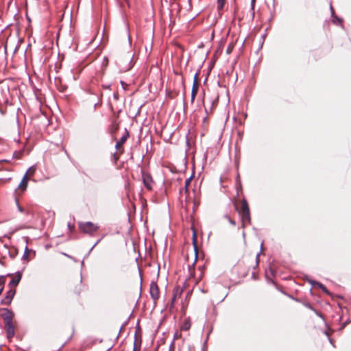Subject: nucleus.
Masks as SVG:
<instances>
[{"mask_svg": "<svg viewBox=\"0 0 351 351\" xmlns=\"http://www.w3.org/2000/svg\"><path fill=\"white\" fill-rule=\"evenodd\" d=\"M234 206L241 217L242 227L244 228L245 226L250 225L251 223V216L250 206L247 199L243 198L240 202L234 201Z\"/></svg>", "mask_w": 351, "mask_h": 351, "instance_id": "nucleus-1", "label": "nucleus"}, {"mask_svg": "<svg viewBox=\"0 0 351 351\" xmlns=\"http://www.w3.org/2000/svg\"><path fill=\"white\" fill-rule=\"evenodd\" d=\"M5 323V330L8 339H12L15 335V324L13 322L14 314L8 309L2 314Z\"/></svg>", "mask_w": 351, "mask_h": 351, "instance_id": "nucleus-2", "label": "nucleus"}, {"mask_svg": "<svg viewBox=\"0 0 351 351\" xmlns=\"http://www.w3.org/2000/svg\"><path fill=\"white\" fill-rule=\"evenodd\" d=\"M78 227L81 232L90 236L94 235L99 228V226L90 221L79 222Z\"/></svg>", "mask_w": 351, "mask_h": 351, "instance_id": "nucleus-3", "label": "nucleus"}, {"mask_svg": "<svg viewBox=\"0 0 351 351\" xmlns=\"http://www.w3.org/2000/svg\"><path fill=\"white\" fill-rule=\"evenodd\" d=\"M129 137V132L127 130H125V133L120 138L119 141L117 142L115 148L117 150L118 153L114 154V157L115 160H118L119 158V156L121 155L124 152V149L123 147V145L125 143L127 139Z\"/></svg>", "mask_w": 351, "mask_h": 351, "instance_id": "nucleus-4", "label": "nucleus"}, {"mask_svg": "<svg viewBox=\"0 0 351 351\" xmlns=\"http://www.w3.org/2000/svg\"><path fill=\"white\" fill-rule=\"evenodd\" d=\"M142 181L145 187L148 191H152L153 187L155 184V181L154 180L152 175L149 173L144 170H142Z\"/></svg>", "mask_w": 351, "mask_h": 351, "instance_id": "nucleus-5", "label": "nucleus"}, {"mask_svg": "<svg viewBox=\"0 0 351 351\" xmlns=\"http://www.w3.org/2000/svg\"><path fill=\"white\" fill-rule=\"evenodd\" d=\"M149 293H150V295H151L152 298L153 299V300L156 303V302L160 298L159 287H158V286L156 282H151L150 287H149Z\"/></svg>", "mask_w": 351, "mask_h": 351, "instance_id": "nucleus-6", "label": "nucleus"}, {"mask_svg": "<svg viewBox=\"0 0 351 351\" xmlns=\"http://www.w3.org/2000/svg\"><path fill=\"white\" fill-rule=\"evenodd\" d=\"M29 179L27 173H25L16 190V193L18 195H21L27 189Z\"/></svg>", "mask_w": 351, "mask_h": 351, "instance_id": "nucleus-7", "label": "nucleus"}, {"mask_svg": "<svg viewBox=\"0 0 351 351\" xmlns=\"http://www.w3.org/2000/svg\"><path fill=\"white\" fill-rule=\"evenodd\" d=\"M16 293V289L10 288L9 291H7L6 295L1 300V304L4 305H10L11 302Z\"/></svg>", "mask_w": 351, "mask_h": 351, "instance_id": "nucleus-8", "label": "nucleus"}, {"mask_svg": "<svg viewBox=\"0 0 351 351\" xmlns=\"http://www.w3.org/2000/svg\"><path fill=\"white\" fill-rule=\"evenodd\" d=\"M198 89H199L198 75H197V74H195L193 86H192V90H191V101L192 102L195 99V97L198 92Z\"/></svg>", "mask_w": 351, "mask_h": 351, "instance_id": "nucleus-9", "label": "nucleus"}, {"mask_svg": "<svg viewBox=\"0 0 351 351\" xmlns=\"http://www.w3.org/2000/svg\"><path fill=\"white\" fill-rule=\"evenodd\" d=\"M21 277H22V274L21 272H16L15 274V275L13 276L12 280L10 281V282L9 283V287L10 288H14V289H16V287L18 285V284L19 283L21 279Z\"/></svg>", "mask_w": 351, "mask_h": 351, "instance_id": "nucleus-10", "label": "nucleus"}, {"mask_svg": "<svg viewBox=\"0 0 351 351\" xmlns=\"http://www.w3.org/2000/svg\"><path fill=\"white\" fill-rule=\"evenodd\" d=\"M192 230H193L192 243H193V245L194 247L195 261H196L197 258V255H198L197 236L196 230H195V228L193 227H192Z\"/></svg>", "mask_w": 351, "mask_h": 351, "instance_id": "nucleus-11", "label": "nucleus"}, {"mask_svg": "<svg viewBox=\"0 0 351 351\" xmlns=\"http://www.w3.org/2000/svg\"><path fill=\"white\" fill-rule=\"evenodd\" d=\"M181 294H182V291L180 290L178 288V289H176L174 290V292H173V296L171 299V307L173 306L174 302H176L177 298H180L181 296Z\"/></svg>", "mask_w": 351, "mask_h": 351, "instance_id": "nucleus-12", "label": "nucleus"}, {"mask_svg": "<svg viewBox=\"0 0 351 351\" xmlns=\"http://www.w3.org/2000/svg\"><path fill=\"white\" fill-rule=\"evenodd\" d=\"M32 253H33L32 250H29L27 247H26L24 254L23 256V260L26 261L27 262L29 261L31 259L30 255Z\"/></svg>", "mask_w": 351, "mask_h": 351, "instance_id": "nucleus-13", "label": "nucleus"}, {"mask_svg": "<svg viewBox=\"0 0 351 351\" xmlns=\"http://www.w3.org/2000/svg\"><path fill=\"white\" fill-rule=\"evenodd\" d=\"M217 10H223L224 5L226 3V0H217Z\"/></svg>", "mask_w": 351, "mask_h": 351, "instance_id": "nucleus-14", "label": "nucleus"}, {"mask_svg": "<svg viewBox=\"0 0 351 351\" xmlns=\"http://www.w3.org/2000/svg\"><path fill=\"white\" fill-rule=\"evenodd\" d=\"M234 47V43L233 42H231L229 43L228 48L226 49V53L230 54Z\"/></svg>", "mask_w": 351, "mask_h": 351, "instance_id": "nucleus-15", "label": "nucleus"}, {"mask_svg": "<svg viewBox=\"0 0 351 351\" xmlns=\"http://www.w3.org/2000/svg\"><path fill=\"white\" fill-rule=\"evenodd\" d=\"M317 285H318V287H319V288H320L323 291H324V292H325V293H328V291L327 289L326 288V287H325L324 285H322V283H317Z\"/></svg>", "mask_w": 351, "mask_h": 351, "instance_id": "nucleus-16", "label": "nucleus"}, {"mask_svg": "<svg viewBox=\"0 0 351 351\" xmlns=\"http://www.w3.org/2000/svg\"><path fill=\"white\" fill-rule=\"evenodd\" d=\"M191 327V324L189 322H185L182 326V330H188Z\"/></svg>", "mask_w": 351, "mask_h": 351, "instance_id": "nucleus-17", "label": "nucleus"}, {"mask_svg": "<svg viewBox=\"0 0 351 351\" xmlns=\"http://www.w3.org/2000/svg\"><path fill=\"white\" fill-rule=\"evenodd\" d=\"M119 129V124L114 122L112 124V132H115Z\"/></svg>", "mask_w": 351, "mask_h": 351, "instance_id": "nucleus-18", "label": "nucleus"}, {"mask_svg": "<svg viewBox=\"0 0 351 351\" xmlns=\"http://www.w3.org/2000/svg\"><path fill=\"white\" fill-rule=\"evenodd\" d=\"M5 282V278L4 276H0V288L3 287Z\"/></svg>", "mask_w": 351, "mask_h": 351, "instance_id": "nucleus-19", "label": "nucleus"}, {"mask_svg": "<svg viewBox=\"0 0 351 351\" xmlns=\"http://www.w3.org/2000/svg\"><path fill=\"white\" fill-rule=\"evenodd\" d=\"M306 306H307L308 308H309L312 309L313 311H314L316 313V314L317 315H319V317H323L322 313L316 311L315 310H314L310 304H306Z\"/></svg>", "mask_w": 351, "mask_h": 351, "instance_id": "nucleus-20", "label": "nucleus"}, {"mask_svg": "<svg viewBox=\"0 0 351 351\" xmlns=\"http://www.w3.org/2000/svg\"><path fill=\"white\" fill-rule=\"evenodd\" d=\"M190 183H191V178L186 179V181H185V189H186V191H187L188 186L190 184Z\"/></svg>", "mask_w": 351, "mask_h": 351, "instance_id": "nucleus-21", "label": "nucleus"}, {"mask_svg": "<svg viewBox=\"0 0 351 351\" xmlns=\"http://www.w3.org/2000/svg\"><path fill=\"white\" fill-rule=\"evenodd\" d=\"M79 285H80V288L77 289V291H76L77 293H80V291H81V287H82V281L80 280V282H79Z\"/></svg>", "mask_w": 351, "mask_h": 351, "instance_id": "nucleus-22", "label": "nucleus"}, {"mask_svg": "<svg viewBox=\"0 0 351 351\" xmlns=\"http://www.w3.org/2000/svg\"><path fill=\"white\" fill-rule=\"evenodd\" d=\"M229 221L231 224H232L233 226H235L236 225V223L234 220L231 219L230 218H229Z\"/></svg>", "mask_w": 351, "mask_h": 351, "instance_id": "nucleus-23", "label": "nucleus"}, {"mask_svg": "<svg viewBox=\"0 0 351 351\" xmlns=\"http://www.w3.org/2000/svg\"><path fill=\"white\" fill-rule=\"evenodd\" d=\"M258 254H256V265H258Z\"/></svg>", "mask_w": 351, "mask_h": 351, "instance_id": "nucleus-24", "label": "nucleus"}, {"mask_svg": "<svg viewBox=\"0 0 351 351\" xmlns=\"http://www.w3.org/2000/svg\"><path fill=\"white\" fill-rule=\"evenodd\" d=\"M17 206H18V208H19V210L21 212H23V208L21 206H19L18 204H17Z\"/></svg>", "mask_w": 351, "mask_h": 351, "instance_id": "nucleus-25", "label": "nucleus"}, {"mask_svg": "<svg viewBox=\"0 0 351 351\" xmlns=\"http://www.w3.org/2000/svg\"><path fill=\"white\" fill-rule=\"evenodd\" d=\"M255 1H256V0H252V8H254V6Z\"/></svg>", "mask_w": 351, "mask_h": 351, "instance_id": "nucleus-26", "label": "nucleus"}, {"mask_svg": "<svg viewBox=\"0 0 351 351\" xmlns=\"http://www.w3.org/2000/svg\"><path fill=\"white\" fill-rule=\"evenodd\" d=\"M31 173V174H32L34 173V170L31 171V169H29V171L26 173Z\"/></svg>", "mask_w": 351, "mask_h": 351, "instance_id": "nucleus-27", "label": "nucleus"}, {"mask_svg": "<svg viewBox=\"0 0 351 351\" xmlns=\"http://www.w3.org/2000/svg\"><path fill=\"white\" fill-rule=\"evenodd\" d=\"M133 351H139V350L134 346L133 348Z\"/></svg>", "mask_w": 351, "mask_h": 351, "instance_id": "nucleus-28", "label": "nucleus"}, {"mask_svg": "<svg viewBox=\"0 0 351 351\" xmlns=\"http://www.w3.org/2000/svg\"><path fill=\"white\" fill-rule=\"evenodd\" d=\"M3 290V287H1V288H0V295L1 294V293H2Z\"/></svg>", "mask_w": 351, "mask_h": 351, "instance_id": "nucleus-29", "label": "nucleus"}, {"mask_svg": "<svg viewBox=\"0 0 351 351\" xmlns=\"http://www.w3.org/2000/svg\"><path fill=\"white\" fill-rule=\"evenodd\" d=\"M72 337H73V334H72V335H71V336L69 337V339H71V338H72Z\"/></svg>", "mask_w": 351, "mask_h": 351, "instance_id": "nucleus-30", "label": "nucleus"}, {"mask_svg": "<svg viewBox=\"0 0 351 351\" xmlns=\"http://www.w3.org/2000/svg\"><path fill=\"white\" fill-rule=\"evenodd\" d=\"M72 337H73V334H72V335H71V336L69 337V339H71V338H72Z\"/></svg>", "mask_w": 351, "mask_h": 351, "instance_id": "nucleus-31", "label": "nucleus"}, {"mask_svg": "<svg viewBox=\"0 0 351 351\" xmlns=\"http://www.w3.org/2000/svg\"><path fill=\"white\" fill-rule=\"evenodd\" d=\"M72 337H73V334H72V335H71V336L69 337V339H71V338H72Z\"/></svg>", "mask_w": 351, "mask_h": 351, "instance_id": "nucleus-32", "label": "nucleus"}]
</instances>
